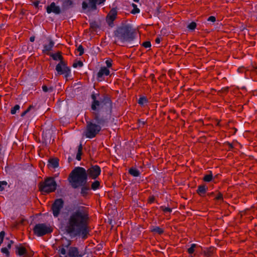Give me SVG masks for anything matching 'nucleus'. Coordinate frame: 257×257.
I'll use <instances>...</instances> for the list:
<instances>
[{
	"mask_svg": "<svg viewBox=\"0 0 257 257\" xmlns=\"http://www.w3.org/2000/svg\"><path fill=\"white\" fill-rule=\"evenodd\" d=\"M88 215L83 208L74 209L70 214L66 229L76 235L86 231Z\"/></svg>",
	"mask_w": 257,
	"mask_h": 257,
	"instance_id": "obj_1",
	"label": "nucleus"
},
{
	"mask_svg": "<svg viewBox=\"0 0 257 257\" xmlns=\"http://www.w3.org/2000/svg\"><path fill=\"white\" fill-rule=\"evenodd\" d=\"M87 175L84 169L81 167L75 168L69 176V182L73 188L82 186L86 182Z\"/></svg>",
	"mask_w": 257,
	"mask_h": 257,
	"instance_id": "obj_2",
	"label": "nucleus"
},
{
	"mask_svg": "<svg viewBox=\"0 0 257 257\" xmlns=\"http://www.w3.org/2000/svg\"><path fill=\"white\" fill-rule=\"evenodd\" d=\"M56 188V183L53 178H48L40 185V190L43 193L53 192Z\"/></svg>",
	"mask_w": 257,
	"mask_h": 257,
	"instance_id": "obj_3",
	"label": "nucleus"
},
{
	"mask_svg": "<svg viewBox=\"0 0 257 257\" xmlns=\"http://www.w3.org/2000/svg\"><path fill=\"white\" fill-rule=\"evenodd\" d=\"M34 231L38 236H42L52 231L51 228L44 224H39L35 226Z\"/></svg>",
	"mask_w": 257,
	"mask_h": 257,
	"instance_id": "obj_4",
	"label": "nucleus"
},
{
	"mask_svg": "<svg viewBox=\"0 0 257 257\" xmlns=\"http://www.w3.org/2000/svg\"><path fill=\"white\" fill-rule=\"evenodd\" d=\"M100 130V127L99 125L92 123L88 124L85 133V136L87 138H92L95 136Z\"/></svg>",
	"mask_w": 257,
	"mask_h": 257,
	"instance_id": "obj_5",
	"label": "nucleus"
},
{
	"mask_svg": "<svg viewBox=\"0 0 257 257\" xmlns=\"http://www.w3.org/2000/svg\"><path fill=\"white\" fill-rule=\"evenodd\" d=\"M63 206V202L62 199H57L53 204L52 209L54 217H58L60 214Z\"/></svg>",
	"mask_w": 257,
	"mask_h": 257,
	"instance_id": "obj_6",
	"label": "nucleus"
},
{
	"mask_svg": "<svg viewBox=\"0 0 257 257\" xmlns=\"http://www.w3.org/2000/svg\"><path fill=\"white\" fill-rule=\"evenodd\" d=\"M56 70L59 74H64L65 77H68L70 73L69 68L62 62H61L56 66Z\"/></svg>",
	"mask_w": 257,
	"mask_h": 257,
	"instance_id": "obj_7",
	"label": "nucleus"
},
{
	"mask_svg": "<svg viewBox=\"0 0 257 257\" xmlns=\"http://www.w3.org/2000/svg\"><path fill=\"white\" fill-rule=\"evenodd\" d=\"M104 1V0H85L82 3V8L84 10L86 9L87 8L95 9L96 4H101Z\"/></svg>",
	"mask_w": 257,
	"mask_h": 257,
	"instance_id": "obj_8",
	"label": "nucleus"
},
{
	"mask_svg": "<svg viewBox=\"0 0 257 257\" xmlns=\"http://www.w3.org/2000/svg\"><path fill=\"white\" fill-rule=\"evenodd\" d=\"M100 168L98 166H94L91 167L88 170V175L93 179L96 178L100 173Z\"/></svg>",
	"mask_w": 257,
	"mask_h": 257,
	"instance_id": "obj_9",
	"label": "nucleus"
},
{
	"mask_svg": "<svg viewBox=\"0 0 257 257\" xmlns=\"http://www.w3.org/2000/svg\"><path fill=\"white\" fill-rule=\"evenodd\" d=\"M110 73V71L107 67H102L100 68L97 74V79L101 81L103 80L104 76H108Z\"/></svg>",
	"mask_w": 257,
	"mask_h": 257,
	"instance_id": "obj_10",
	"label": "nucleus"
},
{
	"mask_svg": "<svg viewBox=\"0 0 257 257\" xmlns=\"http://www.w3.org/2000/svg\"><path fill=\"white\" fill-rule=\"evenodd\" d=\"M117 12L115 10H111L108 14L106 18V21L110 26H112V22L116 18Z\"/></svg>",
	"mask_w": 257,
	"mask_h": 257,
	"instance_id": "obj_11",
	"label": "nucleus"
},
{
	"mask_svg": "<svg viewBox=\"0 0 257 257\" xmlns=\"http://www.w3.org/2000/svg\"><path fill=\"white\" fill-rule=\"evenodd\" d=\"M47 12L48 14L54 13L56 14H58L60 12V8L57 6L54 3H52L47 8Z\"/></svg>",
	"mask_w": 257,
	"mask_h": 257,
	"instance_id": "obj_12",
	"label": "nucleus"
},
{
	"mask_svg": "<svg viewBox=\"0 0 257 257\" xmlns=\"http://www.w3.org/2000/svg\"><path fill=\"white\" fill-rule=\"evenodd\" d=\"M118 37L122 42L130 41L132 39L130 36V33L127 32L124 33L123 35H119Z\"/></svg>",
	"mask_w": 257,
	"mask_h": 257,
	"instance_id": "obj_13",
	"label": "nucleus"
},
{
	"mask_svg": "<svg viewBox=\"0 0 257 257\" xmlns=\"http://www.w3.org/2000/svg\"><path fill=\"white\" fill-rule=\"evenodd\" d=\"M48 166L49 168H55L58 166V161L57 159H51L49 161Z\"/></svg>",
	"mask_w": 257,
	"mask_h": 257,
	"instance_id": "obj_14",
	"label": "nucleus"
},
{
	"mask_svg": "<svg viewBox=\"0 0 257 257\" xmlns=\"http://www.w3.org/2000/svg\"><path fill=\"white\" fill-rule=\"evenodd\" d=\"M26 252V248L22 245H19L16 247V253L19 255H22Z\"/></svg>",
	"mask_w": 257,
	"mask_h": 257,
	"instance_id": "obj_15",
	"label": "nucleus"
},
{
	"mask_svg": "<svg viewBox=\"0 0 257 257\" xmlns=\"http://www.w3.org/2000/svg\"><path fill=\"white\" fill-rule=\"evenodd\" d=\"M54 43L52 41H49L48 44H45L44 47L43 51L45 53L49 52L53 48Z\"/></svg>",
	"mask_w": 257,
	"mask_h": 257,
	"instance_id": "obj_16",
	"label": "nucleus"
},
{
	"mask_svg": "<svg viewBox=\"0 0 257 257\" xmlns=\"http://www.w3.org/2000/svg\"><path fill=\"white\" fill-rule=\"evenodd\" d=\"M92 98L93 100V102L92 104L91 108L93 110H96L97 108V107H98L99 106V102L98 101H97L96 100V96L94 94L92 95Z\"/></svg>",
	"mask_w": 257,
	"mask_h": 257,
	"instance_id": "obj_17",
	"label": "nucleus"
},
{
	"mask_svg": "<svg viewBox=\"0 0 257 257\" xmlns=\"http://www.w3.org/2000/svg\"><path fill=\"white\" fill-rule=\"evenodd\" d=\"M73 5V2L72 0H64L62 3V7L64 9H67L71 7Z\"/></svg>",
	"mask_w": 257,
	"mask_h": 257,
	"instance_id": "obj_18",
	"label": "nucleus"
},
{
	"mask_svg": "<svg viewBox=\"0 0 257 257\" xmlns=\"http://www.w3.org/2000/svg\"><path fill=\"white\" fill-rule=\"evenodd\" d=\"M207 189V187H206L205 186H204V185L200 186H199V187L198 188L197 193L200 195H203L205 193Z\"/></svg>",
	"mask_w": 257,
	"mask_h": 257,
	"instance_id": "obj_19",
	"label": "nucleus"
},
{
	"mask_svg": "<svg viewBox=\"0 0 257 257\" xmlns=\"http://www.w3.org/2000/svg\"><path fill=\"white\" fill-rule=\"evenodd\" d=\"M78 252L77 249L75 247L70 248L69 251V254L72 257H75L78 255Z\"/></svg>",
	"mask_w": 257,
	"mask_h": 257,
	"instance_id": "obj_20",
	"label": "nucleus"
},
{
	"mask_svg": "<svg viewBox=\"0 0 257 257\" xmlns=\"http://www.w3.org/2000/svg\"><path fill=\"white\" fill-rule=\"evenodd\" d=\"M213 179V175L210 172L209 174H206L204 176L203 180L205 182H210Z\"/></svg>",
	"mask_w": 257,
	"mask_h": 257,
	"instance_id": "obj_21",
	"label": "nucleus"
},
{
	"mask_svg": "<svg viewBox=\"0 0 257 257\" xmlns=\"http://www.w3.org/2000/svg\"><path fill=\"white\" fill-rule=\"evenodd\" d=\"M130 173L133 176L137 177L140 175L139 171L135 168H131L129 171Z\"/></svg>",
	"mask_w": 257,
	"mask_h": 257,
	"instance_id": "obj_22",
	"label": "nucleus"
},
{
	"mask_svg": "<svg viewBox=\"0 0 257 257\" xmlns=\"http://www.w3.org/2000/svg\"><path fill=\"white\" fill-rule=\"evenodd\" d=\"M75 53L79 56L82 55L84 53V49L81 45H79L76 50Z\"/></svg>",
	"mask_w": 257,
	"mask_h": 257,
	"instance_id": "obj_23",
	"label": "nucleus"
},
{
	"mask_svg": "<svg viewBox=\"0 0 257 257\" xmlns=\"http://www.w3.org/2000/svg\"><path fill=\"white\" fill-rule=\"evenodd\" d=\"M100 186V183L98 181H94L91 185V188L93 190H96L99 188Z\"/></svg>",
	"mask_w": 257,
	"mask_h": 257,
	"instance_id": "obj_24",
	"label": "nucleus"
},
{
	"mask_svg": "<svg viewBox=\"0 0 257 257\" xmlns=\"http://www.w3.org/2000/svg\"><path fill=\"white\" fill-rule=\"evenodd\" d=\"M196 246V244H192L190 247H189L188 249V252L189 253V254H192L194 252V250H195V248Z\"/></svg>",
	"mask_w": 257,
	"mask_h": 257,
	"instance_id": "obj_25",
	"label": "nucleus"
},
{
	"mask_svg": "<svg viewBox=\"0 0 257 257\" xmlns=\"http://www.w3.org/2000/svg\"><path fill=\"white\" fill-rule=\"evenodd\" d=\"M52 57L55 60H61L62 59V56L59 53L52 54Z\"/></svg>",
	"mask_w": 257,
	"mask_h": 257,
	"instance_id": "obj_26",
	"label": "nucleus"
},
{
	"mask_svg": "<svg viewBox=\"0 0 257 257\" xmlns=\"http://www.w3.org/2000/svg\"><path fill=\"white\" fill-rule=\"evenodd\" d=\"M132 6L134 7V9L132 11V14H136L140 13V10L137 8V6L135 4H133Z\"/></svg>",
	"mask_w": 257,
	"mask_h": 257,
	"instance_id": "obj_27",
	"label": "nucleus"
},
{
	"mask_svg": "<svg viewBox=\"0 0 257 257\" xmlns=\"http://www.w3.org/2000/svg\"><path fill=\"white\" fill-rule=\"evenodd\" d=\"M19 109L20 106L19 105H16L14 107L12 108L11 112L12 114H14L18 110H19Z\"/></svg>",
	"mask_w": 257,
	"mask_h": 257,
	"instance_id": "obj_28",
	"label": "nucleus"
},
{
	"mask_svg": "<svg viewBox=\"0 0 257 257\" xmlns=\"http://www.w3.org/2000/svg\"><path fill=\"white\" fill-rule=\"evenodd\" d=\"M9 250V248L7 247H3L1 249V251L3 253L5 254L7 256H9L10 255V252Z\"/></svg>",
	"mask_w": 257,
	"mask_h": 257,
	"instance_id": "obj_29",
	"label": "nucleus"
},
{
	"mask_svg": "<svg viewBox=\"0 0 257 257\" xmlns=\"http://www.w3.org/2000/svg\"><path fill=\"white\" fill-rule=\"evenodd\" d=\"M196 23L194 22H192L188 25L187 27L189 29L193 30L196 28Z\"/></svg>",
	"mask_w": 257,
	"mask_h": 257,
	"instance_id": "obj_30",
	"label": "nucleus"
},
{
	"mask_svg": "<svg viewBox=\"0 0 257 257\" xmlns=\"http://www.w3.org/2000/svg\"><path fill=\"white\" fill-rule=\"evenodd\" d=\"M7 185V183L6 181H0V190L3 191Z\"/></svg>",
	"mask_w": 257,
	"mask_h": 257,
	"instance_id": "obj_31",
	"label": "nucleus"
},
{
	"mask_svg": "<svg viewBox=\"0 0 257 257\" xmlns=\"http://www.w3.org/2000/svg\"><path fill=\"white\" fill-rule=\"evenodd\" d=\"M161 209L165 213L170 212L172 211L171 208L165 206H162Z\"/></svg>",
	"mask_w": 257,
	"mask_h": 257,
	"instance_id": "obj_32",
	"label": "nucleus"
},
{
	"mask_svg": "<svg viewBox=\"0 0 257 257\" xmlns=\"http://www.w3.org/2000/svg\"><path fill=\"white\" fill-rule=\"evenodd\" d=\"M146 102H147V99L144 97H141L139 99V101H138L139 103L141 105H143L144 104L146 103Z\"/></svg>",
	"mask_w": 257,
	"mask_h": 257,
	"instance_id": "obj_33",
	"label": "nucleus"
},
{
	"mask_svg": "<svg viewBox=\"0 0 257 257\" xmlns=\"http://www.w3.org/2000/svg\"><path fill=\"white\" fill-rule=\"evenodd\" d=\"M153 231H154V232H156L158 233L159 234H161V233H162L163 232V230H162L161 228H160V227H155V228L153 229Z\"/></svg>",
	"mask_w": 257,
	"mask_h": 257,
	"instance_id": "obj_34",
	"label": "nucleus"
},
{
	"mask_svg": "<svg viewBox=\"0 0 257 257\" xmlns=\"http://www.w3.org/2000/svg\"><path fill=\"white\" fill-rule=\"evenodd\" d=\"M105 63L106 64L107 68L111 67L112 66V61L111 59H108L106 60Z\"/></svg>",
	"mask_w": 257,
	"mask_h": 257,
	"instance_id": "obj_35",
	"label": "nucleus"
},
{
	"mask_svg": "<svg viewBox=\"0 0 257 257\" xmlns=\"http://www.w3.org/2000/svg\"><path fill=\"white\" fill-rule=\"evenodd\" d=\"M59 251L60 252L61 254H62L63 255L65 254V253L66 252V249L63 246L59 248Z\"/></svg>",
	"mask_w": 257,
	"mask_h": 257,
	"instance_id": "obj_36",
	"label": "nucleus"
},
{
	"mask_svg": "<svg viewBox=\"0 0 257 257\" xmlns=\"http://www.w3.org/2000/svg\"><path fill=\"white\" fill-rule=\"evenodd\" d=\"M143 46L144 47H145L146 48H150L151 46V43L150 42H149V41H147V42H144L143 44Z\"/></svg>",
	"mask_w": 257,
	"mask_h": 257,
	"instance_id": "obj_37",
	"label": "nucleus"
},
{
	"mask_svg": "<svg viewBox=\"0 0 257 257\" xmlns=\"http://www.w3.org/2000/svg\"><path fill=\"white\" fill-rule=\"evenodd\" d=\"M5 232L4 231H1L0 232V239H1V240H0V245L1 244V243L3 242V240H4V237L5 236Z\"/></svg>",
	"mask_w": 257,
	"mask_h": 257,
	"instance_id": "obj_38",
	"label": "nucleus"
},
{
	"mask_svg": "<svg viewBox=\"0 0 257 257\" xmlns=\"http://www.w3.org/2000/svg\"><path fill=\"white\" fill-rule=\"evenodd\" d=\"M81 148L80 147L79 148V150H78V153H77V155H76V159L78 160H80L81 159V157H80V152H81Z\"/></svg>",
	"mask_w": 257,
	"mask_h": 257,
	"instance_id": "obj_39",
	"label": "nucleus"
},
{
	"mask_svg": "<svg viewBox=\"0 0 257 257\" xmlns=\"http://www.w3.org/2000/svg\"><path fill=\"white\" fill-rule=\"evenodd\" d=\"M216 21V19L214 16H210L208 18V21L211 22H214Z\"/></svg>",
	"mask_w": 257,
	"mask_h": 257,
	"instance_id": "obj_40",
	"label": "nucleus"
},
{
	"mask_svg": "<svg viewBox=\"0 0 257 257\" xmlns=\"http://www.w3.org/2000/svg\"><path fill=\"white\" fill-rule=\"evenodd\" d=\"M12 243H13V241L12 240H9L8 242L7 246L6 247H7L8 248H9V249H10L11 247Z\"/></svg>",
	"mask_w": 257,
	"mask_h": 257,
	"instance_id": "obj_41",
	"label": "nucleus"
},
{
	"mask_svg": "<svg viewBox=\"0 0 257 257\" xmlns=\"http://www.w3.org/2000/svg\"><path fill=\"white\" fill-rule=\"evenodd\" d=\"M216 199L217 200H221L223 198L222 195L220 193H219L216 196Z\"/></svg>",
	"mask_w": 257,
	"mask_h": 257,
	"instance_id": "obj_42",
	"label": "nucleus"
},
{
	"mask_svg": "<svg viewBox=\"0 0 257 257\" xmlns=\"http://www.w3.org/2000/svg\"><path fill=\"white\" fill-rule=\"evenodd\" d=\"M42 89H43V91H44L46 92V91H48V88H47V86H43L42 87Z\"/></svg>",
	"mask_w": 257,
	"mask_h": 257,
	"instance_id": "obj_43",
	"label": "nucleus"
},
{
	"mask_svg": "<svg viewBox=\"0 0 257 257\" xmlns=\"http://www.w3.org/2000/svg\"><path fill=\"white\" fill-rule=\"evenodd\" d=\"M154 198L153 197H150L149 199V202L152 203L154 201Z\"/></svg>",
	"mask_w": 257,
	"mask_h": 257,
	"instance_id": "obj_44",
	"label": "nucleus"
},
{
	"mask_svg": "<svg viewBox=\"0 0 257 257\" xmlns=\"http://www.w3.org/2000/svg\"><path fill=\"white\" fill-rule=\"evenodd\" d=\"M30 40L31 42H34L35 40V37H31L30 38Z\"/></svg>",
	"mask_w": 257,
	"mask_h": 257,
	"instance_id": "obj_45",
	"label": "nucleus"
},
{
	"mask_svg": "<svg viewBox=\"0 0 257 257\" xmlns=\"http://www.w3.org/2000/svg\"><path fill=\"white\" fill-rule=\"evenodd\" d=\"M156 42L158 44L160 43V39L159 38H156Z\"/></svg>",
	"mask_w": 257,
	"mask_h": 257,
	"instance_id": "obj_46",
	"label": "nucleus"
},
{
	"mask_svg": "<svg viewBox=\"0 0 257 257\" xmlns=\"http://www.w3.org/2000/svg\"><path fill=\"white\" fill-rule=\"evenodd\" d=\"M29 110V108L27 110H26L25 111H24L22 114V116H24V115H25V114Z\"/></svg>",
	"mask_w": 257,
	"mask_h": 257,
	"instance_id": "obj_47",
	"label": "nucleus"
},
{
	"mask_svg": "<svg viewBox=\"0 0 257 257\" xmlns=\"http://www.w3.org/2000/svg\"><path fill=\"white\" fill-rule=\"evenodd\" d=\"M82 65H83V64H82V63L81 62H79L78 63V66H79L80 67L82 66Z\"/></svg>",
	"mask_w": 257,
	"mask_h": 257,
	"instance_id": "obj_48",
	"label": "nucleus"
},
{
	"mask_svg": "<svg viewBox=\"0 0 257 257\" xmlns=\"http://www.w3.org/2000/svg\"><path fill=\"white\" fill-rule=\"evenodd\" d=\"M69 244H70L69 241H67V245H65V247H67L69 245Z\"/></svg>",
	"mask_w": 257,
	"mask_h": 257,
	"instance_id": "obj_49",
	"label": "nucleus"
},
{
	"mask_svg": "<svg viewBox=\"0 0 257 257\" xmlns=\"http://www.w3.org/2000/svg\"><path fill=\"white\" fill-rule=\"evenodd\" d=\"M135 2H139V0H133Z\"/></svg>",
	"mask_w": 257,
	"mask_h": 257,
	"instance_id": "obj_50",
	"label": "nucleus"
},
{
	"mask_svg": "<svg viewBox=\"0 0 257 257\" xmlns=\"http://www.w3.org/2000/svg\"><path fill=\"white\" fill-rule=\"evenodd\" d=\"M76 66H77V64H73V66H74V67H76Z\"/></svg>",
	"mask_w": 257,
	"mask_h": 257,
	"instance_id": "obj_51",
	"label": "nucleus"
},
{
	"mask_svg": "<svg viewBox=\"0 0 257 257\" xmlns=\"http://www.w3.org/2000/svg\"><path fill=\"white\" fill-rule=\"evenodd\" d=\"M217 175L215 176V177H214L213 179H214L216 177H217Z\"/></svg>",
	"mask_w": 257,
	"mask_h": 257,
	"instance_id": "obj_52",
	"label": "nucleus"
}]
</instances>
